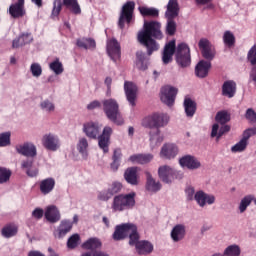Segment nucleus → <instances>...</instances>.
<instances>
[{
  "mask_svg": "<svg viewBox=\"0 0 256 256\" xmlns=\"http://www.w3.org/2000/svg\"><path fill=\"white\" fill-rule=\"evenodd\" d=\"M163 39V31H161V22L149 21L144 22V30L138 33V41L146 47L147 55L151 56L155 51H159V43L155 40Z\"/></svg>",
  "mask_w": 256,
  "mask_h": 256,
  "instance_id": "f257e3e1",
  "label": "nucleus"
},
{
  "mask_svg": "<svg viewBox=\"0 0 256 256\" xmlns=\"http://www.w3.org/2000/svg\"><path fill=\"white\" fill-rule=\"evenodd\" d=\"M102 109L109 121L115 125H123L125 120L121 116V111L119 110V102L113 98L104 99L102 101Z\"/></svg>",
  "mask_w": 256,
  "mask_h": 256,
  "instance_id": "f03ea898",
  "label": "nucleus"
},
{
  "mask_svg": "<svg viewBox=\"0 0 256 256\" xmlns=\"http://www.w3.org/2000/svg\"><path fill=\"white\" fill-rule=\"evenodd\" d=\"M146 129H161L169 125V115L163 112H154L142 120Z\"/></svg>",
  "mask_w": 256,
  "mask_h": 256,
  "instance_id": "7ed1b4c3",
  "label": "nucleus"
},
{
  "mask_svg": "<svg viewBox=\"0 0 256 256\" xmlns=\"http://www.w3.org/2000/svg\"><path fill=\"white\" fill-rule=\"evenodd\" d=\"M112 211L121 213L135 207V192L116 195L112 202Z\"/></svg>",
  "mask_w": 256,
  "mask_h": 256,
  "instance_id": "20e7f679",
  "label": "nucleus"
},
{
  "mask_svg": "<svg viewBox=\"0 0 256 256\" xmlns=\"http://www.w3.org/2000/svg\"><path fill=\"white\" fill-rule=\"evenodd\" d=\"M175 57L179 67L182 69L189 67V65H191V49L189 48V45L185 43L178 44Z\"/></svg>",
  "mask_w": 256,
  "mask_h": 256,
  "instance_id": "39448f33",
  "label": "nucleus"
},
{
  "mask_svg": "<svg viewBox=\"0 0 256 256\" xmlns=\"http://www.w3.org/2000/svg\"><path fill=\"white\" fill-rule=\"evenodd\" d=\"M135 11V2L128 1L122 6L120 17L118 20V27L125 29V22L131 23L133 19V12Z\"/></svg>",
  "mask_w": 256,
  "mask_h": 256,
  "instance_id": "423d86ee",
  "label": "nucleus"
},
{
  "mask_svg": "<svg viewBox=\"0 0 256 256\" xmlns=\"http://www.w3.org/2000/svg\"><path fill=\"white\" fill-rule=\"evenodd\" d=\"M177 93H179V90L173 86H164L161 88V96L160 99L162 103H165V105H168V107H171L173 103H175V98L177 97Z\"/></svg>",
  "mask_w": 256,
  "mask_h": 256,
  "instance_id": "0eeeda50",
  "label": "nucleus"
},
{
  "mask_svg": "<svg viewBox=\"0 0 256 256\" xmlns=\"http://www.w3.org/2000/svg\"><path fill=\"white\" fill-rule=\"evenodd\" d=\"M111 135H113V128L104 127L102 134L98 135V146L102 149L103 153H109V145H111Z\"/></svg>",
  "mask_w": 256,
  "mask_h": 256,
  "instance_id": "6e6552de",
  "label": "nucleus"
},
{
  "mask_svg": "<svg viewBox=\"0 0 256 256\" xmlns=\"http://www.w3.org/2000/svg\"><path fill=\"white\" fill-rule=\"evenodd\" d=\"M198 47L201 50L202 57H204V59H207V61H213V59H215V50L207 38H201L198 43Z\"/></svg>",
  "mask_w": 256,
  "mask_h": 256,
  "instance_id": "1a4fd4ad",
  "label": "nucleus"
},
{
  "mask_svg": "<svg viewBox=\"0 0 256 256\" xmlns=\"http://www.w3.org/2000/svg\"><path fill=\"white\" fill-rule=\"evenodd\" d=\"M107 53L114 63L121 59V44L117 39L113 38L107 42Z\"/></svg>",
  "mask_w": 256,
  "mask_h": 256,
  "instance_id": "9d476101",
  "label": "nucleus"
},
{
  "mask_svg": "<svg viewBox=\"0 0 256 256\" xmlns=\"http://www.w3.org/2000/svg\"><path fill=\"white\" fill-rule=\"evenodd\" d=\"M158 177L163 181V183H173L177 177V172L170 166H160L158 169Z\"/></svg>",
  "mask_w": 256,
  "mask_h": 256,
  "instance_id": "9b49d317",
  "label": "nucleus"
},
{
  "mask_svg": "<svg viewBox=\"0 0 256 256\" xmlns=\"http://www.w3.org/2000/svg\"><path fill=\"white\" fill-rule=\"evenodd\" d=\"M124 91L127 98L128 103L135 107V101H137V85L131 81L124 82Z\"/></svg>",
  "mask_w": 256,
  "mask_h": 256,
  "instance_id": "f8f14e48",
  "label": "nucleus"
},
{
  "mask_svg": "<svg viewBox=\"0 0 256 256\" xmlns=\"http://www.w3.org/2000/svg\"><path fill=\"white\" fill-rule=\"evenodd\" d=\"M101 124L99 122H87L83 125V132L85 133L86 137L89 139H97L98 135L101 133Z\"/></svg>",
  "mask_w": 256,
  "mask_h": 256,
  "instance_id": "ddd939ff",
  "label": "nucleus"
},
{
  "mask_svg": "<svg viewBox=\"0 0 256 256\" xmlns=\"http://www.w3.org/2000/svg\"><path fill=\"white\" fill-rule=\"evenodd\" d=\"M42 145L48 151H57V149L61 147V144L59 143V137L51 133L45 134L42 137Z\"/></svg>",
  "mask_w": 256,
  "mask_h": 256,
  "instance_id": "4468645a",
  "label": "nucleus"
},
{
  "mask_svg": "<svg viewBox=\"0 0 256 256\" xmlns=\"http://www.w3.org/2000/svg\"><path fill=\"white\" fill-rule=\"evenodd\" d=\"M16 151L19 155L24 157H36L37 156V147L31 142H26L16 146Z\"/></svg>",
  "mask_w": 256,
  "mask_h": 256,
  "instance_id": "2eb2a0df",
  "label": "nucleus"
},
{
  "mask_svg": "<svg viewBox=\"0 0 256 256\" xmlns=\"http://www.w3.org/2000/svg\"><path fill=\"white\" fill-rule=\"evenodd\" d=\"M175 49H176L175 40H171L165 45L163 55H162V61L164 65H169V63L173 61V55H175Z\"/></svg>",
  "mask_w": 256,
  "mask_h": 256,
  "instance_id": "dca6fc26",
  "label": "nucleus"
},
{
  "mask_svg": "<svg viewBox=\"0 0 256 256\" xmlns=\"http://www.w3.org/2000/svg\"><path fill=\"white\" fill-rule=\"evenodd\" d=\"M177 153H179V148L175 144H164L160 151V157L164 159H175L177 157Z\"/></svg>",
  "mask_w": 256,
  "mask_h": 256,
  "instance_id": "f3484780",
  "label": "nucleus"
},
{
  "mask_svg": "<svg viewBox=\"0 0 256 256\" xmlns=\"http://www.w3.org/2000/svg\"><path fill=\"white\" fill-rule=\"evenodd\" d=\"M44 217L48 223H58V221H61V212H59V209L56 206H48L44 213Z\"/></svg>",
  "mask_w": 256,
  "mask_h": 256,
  "instance_id": "a211bd4d",
  "label": "nucleus"
},
{
  "mask_svg": "<svg viewBox=\"0 0 256 256\" xmlns=\"http://www.w3.org/2000/svg\"><path fill=\"white\" fill-rule=\"evenodd\" d=\"M237 93V83L233 80H227L222 85L223 97L233 99V96Z\"/></svg>",
  "mask_w": 256,
  "mask_h": 256,
  "instance_id": "6ab92c4d",
  "label": "nucleus"
},
{
  "mask_svg": "<svg viewBox=\"0 0 256 256\" xmlns=\"http://www.w3.org/2000/svg\"><path fill=\"white\" fill-rule=\"evenodd\" d=\"M195 201H197L200 207H205V205H213L215 203V197L213 195H209L203 191L196 192L194 196Z\"/></svg>",
  "mask_w": 256,
  "mask_h": 256,
  "instance_id": "aec40b11",
  "label": "nucleus"
},
{
  "mask_svg": "<svg viewBox=\"0 0 256 256\" xmlns=\"http://www.w3.org/2000/svg\"><path fill=\"white\" fill-rule=\"evenodd\" d=\"M164 137L161 135V129H150L149 131V141L151 149L159 147L163 143Z\"/></svg>",
  "mask_w": 256,
  "mask_h": 256,
  "instance_id": "412c9836",
  "label": "nucleus"
},
{
  "mask_svg": "<svg viewBox=\"0 0 256 256\" xmlns=\"http://www.w3.org/2000/svg\"><path fill=\"white\" fill-rule=\"evenodd\" d=\"M211 69V62L201 60L195 67V75L200 79H205L209 75Z\"/></svg>",
  "mask_w": 256,
  "mask_h": 256,
  "instance_id": "4be33fe9",
  "label": "nucleus"
},
{
  "mask_svg": "<svg viewBox=\"0 0 256 256\" xmlns=\"http://www.w3.org/2000/svg\"><path fill=\"white\" fill-rule=\"evenodd\" d=\"M131 227H133V225L116 226L112 236L114 241H123V239H127V237H129V230Z\"/></svg>",
  "mask_w": 256,
  "mask_h": 256,
  "instance_id": "5701e85b",
  "label": "nucleus"
},
{
  "mask_svg": "<svg viewBox=\"0 0 256 256\" xmlns=\"http://www.w3.org/2000/svg\"><path fill=\"white\" fill-rule=\"evenodd\" d=\"M179 163L182 167H187V169H192V170L199 169V167H201V162H199L197 158L191 155H186L182 157L179 160Z\"/></svg>",
  "mask_w": 256,
  "mask_h": 256,
  "instance_id": "b1692460",
  "label": "nucleus"
},
{
  "mask_svg": "<svg viewBox=\"0 0 256 256\" xmlns=\"http://www.w3.org/2000/svg\"><path fill=\"white\" fill-rule=\"evenodd\" d=\"M137 167H129L124 172V179L129 185H139V174Z\"/></svg>",
  "mask_w": 256,
  "mask_h": 256,
  "instance_id": "393cba45",
  "label": "nucleus"
},
{
  "mask_svg": "<svg viewBox=\"0 0 256 256\" xmlns=\"http://www.w3.org/2000/svg\"><path fill=\"white\" fill-rule=\"evenodd\" d=\"M40 193L42 195H49L55 189V178H46L40 181L39 184Z\"/></svg>",
  "mask_w": 256,
  "mask_h": 256,
  "instance_id": "a878e982",
  "label": "nucleus"
},
{
  "mask_svg": "<svg viewBox=\"0 0 256 256\" xmlns=\"http://www.w3.org/2000/svg\"><path fill=\"white\" fill-rule=\"evenodd\" d=\"M121 159H123V151L121 148H116L112 154V162L110 163V168L112 171H118L121 167Z\"/></svg>",
  "mask_w": 256,
  "mask_h": 256,
  "instance_id": "bb28decb",
  "label": "nucleus"
},
{
  "mask_svg": "<svg viewBox=\"0 0 256 256\" xmlns=\"http://www.w3.org/2000/svg\"><path fill=\"white\" fill-rule=\"evenodd\" d=\"M128 161H131V163H138L139 165H145L153 161V155L152 154H134L129 157Z\"/></svg>",
  "mask_w": 256,
  "mask_h": 256,
  "instance_id": "cd10ccee",
  "label": "nucleus"
},
{
  "mask_svg": "<svg viewBox=\"0 0 256 256\" xmlns=\"http://www.w3.org/2000/svg\"><path fill=\"white\" fill-rule=\"evenodd\" d=\"M136 251L138 255H149V253H153V244L147 240H142L136 244Z\"/></svg>",
  "mask_w": 256,
  "mask_h": 256,
  "instance_id": "c85d7f7f",
  "label": "nucleus"
},
{
  "mask_svg": "<svg viewBox=\"0 0 256 256\" xmlns=\"http://www.w3.org/2000/svg\"><path fill=\"white\" fill-rule=\"evenodd\" d=\"M165 17L174 18L179 17V2L177 0H169Z\"/></svg>",
  "mask_w": 256,
  "mask_h": 256,
  "instance_id": "c756f323",
  "label": "nucleus"
},
{
  "mask_svg": "<svg viewBox=\"0 0 256 256\" xmlns=\"http://www.w3.org/2000/svg\"><path fill=\"white\" fill-rule=\"evenodd\" d=\"M136 66L140 71H147L149 67V59L143 51L136 52Z\"/></svg>",
  "mask_w": 256,
  "mask_h": 256,
  "instance_id": "7c9ffc66",
  "label": "nucleus"
},
{
  "mask_svg": "<svg viewBox=\"0 0 256 256\" xmlns=\"http://www.w3.org/2000/svg\"><path fill=\"white\" fill-rule=\"evenodd\" d=\"M231 131V126L229 125H224L219 129V124H214L212 126V131H211V137H216V141H219L225 133H229Z\"/></svg>",
  "mask_w": 256,
  "mask_h": 256,
  "instance_id": "2f4dec72",
  "label": "nucleus"
},
{
  "mask_svg": "<svg viewBox=\"0 0 256 256\" xmlns=\"http://www.w3.org/2000/svg\"><path fill=\"white\" fill-rule=\"evenodd\" d=\"M102 245L99 238H90L82 244V248L94 253L97 249H101Z\"/></svg>",
  "mask_w": 256,
  "mask_h": 256,
  "instance_id": "473e14b6",
  "label": "nucleus"
},
{
  "mask_svg": "<svg viewBox=\"0 0 256 256\" xmlns=\"http://www.w3.org/2000/svg\"><path fill=\"white\" fill-rule=\"evenodd\" d=\"M25 6L21 4H12L9 7V14L13 19H19L20 17H25Z\"/></svg>",
  "mask_w": 256,
  "mask_h": 256,
  "instance_id": "72a5a7b5",
  "label": "nucleus"
},
{
  "mask_svg": "<svg viewBox=\"0 0 256 256\" xmlns=\"http://www.w3.org/2000/svg\"><path fill=\"white\" fill-rule=\"evenodd\" d=\"M146 189L147 191H151L152 193H157V191L161 190V183L155 181V179H153V176L149 173L146 172Z\"/></svg>",
  "mask_w": 256,
  "mask_h": 256,
  "instance_id": "f704fd0d",
  "label": "nucleus"
},
{
  "mask_svg": "<svg viewBox=\"0 0 256 256\" xmlns=\"http://www.w3.org/2000/svg\"><path fill=\"white\" fill-rule=\"evenodd\" d=\"M77 47L80 49H95L97 47V43L93 38H80L76 41Z\"/></svg>",
  "mask_w": 256,
  "mask_h": 256,
  "instance_id": "c9c22d12",
  "label": "nucleus"
},
{
  "mask_svg": "<svg viewBox=\"0 0 256 256\" xmlns=\"http://www.w3.org/2000/svg\"><path fill=\"white\" fill-rule=\"evenodd\" d=\"M184 109L187 117H193L197 112V103L191 98L184 99Z\"/></svg>",
  "mask_w": 256,
  "mask_h": 256,
  "instance_id": "e433bc0d",
  "label": "nucleus"
},
{
  "mask_svg": "<svg viewBox=\"0 0 256 256\" xmlns=\"http://www.w3.org/2000/svg\"><path fill=\"white\" fill-rule=\"evenodd\" d=\"M63 5L69 9L73 15H81V6L77 0H63Z\"/></svg>",
  "mask_w": 256,
  "mask_h": 256,
  "instance_id": "4c0bfd02",
  "label": "nucleus"
},
{
  "mask_svg": "<svg viewBox=\"0 0 256 256\" xmlns=\"http://www.w3.org/2000/svg\"><path fill=\"white\" fill-rule=\"evenodd\" d=\"M171 237L176 243L185 237V226L176 225L171 231Z\"/></svg>",
  "mask_w": 256,
  "mask_h": 256,
  "instance_id": "58836bf2",
  "label": "nucleus"
},
{
  "mask_svg": "<svg viewBox=\"0 0 256 256\" xmlns=\"http://www.w3.org/2000/svg\"><path fill=\"white\" fill-rule=\"evenodd\" d=\"M166 19H167V23H166L165 33L169 37H173V35L177 33V22H175V18L166 17Z\"/></svg>",
  "mask_w": 256,
  "mask_h": 256,
  "instance_id": "ea45409f",
  "label": "nucleus"
},
{
  "mask_svg": "<svg viewBox=\"0 0 256 256\" xmlns=\"http://www.w3.org/2000/svg\"><path fill=\"white\" fill-rule=\"evenodd\" d=\"M128 237H129V245H131L132 247L135 245V247H137V243L141 242L139 241L140 236H139V232H137V226L133 225V227H130Z\"/></svg>",
  "mask_w": 256,
  "mask_h": 256,
  "instance_id": "a19ab883",
  "label": "nucleus"
},
{
  "mask_svg": "<svg viewBox=\"0 0 256 256\" xmlns=\"http://www.w3.org/2000/svg\"><path fill=\"white\" fill-rule=\"evenodd\" d=\"M138 11L142 17H159V10L157 8H149L145 6H140Z\"/></svg>",
  "mask_w": 256,
  "mask_h": 256,
  "instance_id": "79ce46f5",
  "label": "nucleus"
},
{
  "mask_svg": "<svg viewBox=\"0 0 256 256\" xmlns=\"http://www.w3.org/2000/svg\"><path fill=\"white\" fill-rule=\"evenodd\" d=\"M18 231L19 228H17V226L7 225L2 229L1 233L2 237H5L6 239H11V237H15V235H17Z\"/></svg>",
  "mask_w": 256,
  "mask_h": 256,
  "instance_id": "37998d69",
  "label": "nucleus"
},
{
  "mask_svg": "<svg viewBox=\"0 0 256 256\" xmlns=\"http://www.w3.org/2000/svg\"><path fill=\"white\" fill-rule=\"evenodd\" d=\"M62 9H63V0H54L52 12H51V18L57 19V17H59V15L61 14Z\"/></svg>",
  "mask_w": 256,
  "mask_h": 256,
  "instance_id": "c03bdc74",
  "label": "nucleus"
},
{
  "mask_svg": "<svg viewBox=\"0 0 256 256\" xmlns=\"http://www.w3.org/2000/svg\"><path fill=\"white\" fill-rule=\"evenodd\" d=\"M49 67H50L51 71H53L55 73V75H61V73H63V71H65V69L63 68V63H61V61H59V58H56L55 61L51 62L49 64Z\"/></svg>",
  "mask_w": 256,
  "mask_h": 256,
  "instance_id": "a18cd8bd",
  "label": "nucleus"
},
{
  "mask_svg": "<svg viewBox=\"0 0 256 256\" xmlns=\"http://www.w3.org/2000/svg\"><path fill=\"white\" fill-rule=\"evenodd\" d=\"M248 144L249 142L242 138L238 143L231 147V151L232 153H243V151L247 149Z\"/></svg>",
  "mask_w": 256,
  "mask_h": 256,
  "instance_id": "49530a36",
  "label": "nucleus"
},
{
  "mask_svg": "<svg viewBox=\"0 0 256 256\" xmlns=\"http://www.w3.org/2000/svg\"><path fill=\"white\" fill-rule=\"evenodd\" d=\"M72 226H59L55 231H54V237L57 239H62V237H65L69 231H71Z\"/></svg>",
  "mask_w": 256,
  "mask_h": 256,
  "instance_id": "de8ad7c7",
  "label": "nucleus"
},
{
  "mask_svg": "<svg viewBox=\"0 0 256 256\" xmlns=\"http://www.w3.org/2000/svg\"><path fill=\"white\" fill-rule=\"evenodd\" d=\"M222 255H224V256H239V255H241V248L237 245H230L225 249L224 254H222Z\"/></svg>",
  "mask_w": 256,
  "mask_h": 256,
  "instance_id": "09e8293b",
  "label": "nucleus"
},
{
  "mask_svg": "<svg viewBox=\"0 0 256 256\" xmlns=\"http://www.w3.org/2000/svg\"><path fill=\"white\" fill-rule=\"evenodd\" d=\"M223 41L227 47H233L235 45V35L231 31L227 30L224 32Z\"/></svg>",
  "mask_w": 256,
  "mask_h": 256,
  "instance_id": "8fccbe9b",
  "label": "nucleus"
},
{
  "mask_svg": "<svg viewBox=\"0 0 256 256\" xmlns=\"http://www.w3.org/2000/svg\"><path fill=\"white\" fill-rule=\"evenodd\" d=\"M215 119L217 123H221V125H225V123H229V121H231V116L226 111H220L216 114Z\"/></svg>",
  "mask_w": 256,
  "mask_h": 256,
  "instance_id": "3c124183",
  "label": "nucleus"
},
{
  "mask_svg": "<svg viewBox=\"0 0 256 256\" xmlns=\"http://www.w3.org/2000/svg\"><path fill=\"white\" fill-rule=\"evenodd\" d=\"M254 197L252 195L245 196L239 205L240 213H245L247 211V207L251 205V202L253 201Z\"/></svg>",
  "mask_w": 256,
  "mask_h": 256,
  "instance_id": "603ef678",
  "label": "nucleus"
},
{
  "mask_svg": "<svg viewBox=\"0 0 256 256\" xmlns=\"http://www.w3.org/2000/svg\"><path fill=\"white\" fill-rule=\"evenodd\" d=\"M11 170L0 167V185H3V183H7L9 179H11Z\"/></svg>",
  "mask_w": 256,
  "mask_h": 256,
  "instance_id": "864d4df0",
  "label": "nucleus"
},
{
  "mask_svg": "<svg viewBox=\"0 0 256 256\" xmlns=\"http://www.w3.org/2000/svg\"><path fill=\"white\" fill-rule=\"evenodd\" d=\"M89 148V142L87 138H80L77 144V150L81 155H87V149Z\"/></svg>",
  "mask_w": 256,
  "mask_h": 256,
  "instance_id": "5fc2aeb1",
  "label": "nucleus"
},
{
  "mask_svg": "<svg viewBox=\"0 0 256 256\" xmlns=\"http://www.w3.org/2000/svg\"><path fill=\"white\" fill-rule=\"evenodd\" d=\"M11 145V132H4L0 134V147H7Z\"/></svg>",
  "mask_w": 256,
  "mask_h": 256,
  "instance_id": "6e6d98bb",
  "label": "nucleus"
},
{
  "mask_svg": "<svg viewBox=\"0 0 256 256\" xmlns=\"http://www.w3.org/2000/svg\"><path fill=\"white\" fill-rule=\"evenodd\" d=\"M81 237L79 236V234H74L72 235L68 241H67V247L68 249H75V247H77V245H79V241H80Z\"/></svg>",
  "mask_w": 256,
  "mask_h": 256,
  "instance_id": "4d7b16f0",
  "label": "nucleus"
},
{
  "mask_svg": "<svg viewBox=\"0 0 256 256\" xmlns=\"http://www.w3.org/2000/svg\"><path fill=\"white\" fill-rule=\"evenodd\" d=\"M30 71L33 77H41V75H43V68H41V64L39 63H32L30 66Z\"/></svg>",
  "mask_w": 256,
  "mask_h": 256,
  "instance_id": "13d9d810",
  "label": "nucleus"
},
{
  "mask_svg": "<svg viewBox=\"0 0 256 256\" xmlns=\"http://www.w3.org/2000/svg\"><path fill=\"white\" fill-rule=\"evenodd\" d=\"M121 189H123V185L120 182H113L109 188L108 191L110 195H117V193H121Z\"/></svg>",
  "mask_w": 256,
  "mask_h": 256,
  "instance_id": "bf43d9fd",
  "label": "nucleus"
},
{
  "mask_svg": "<svg viewBox=\"0 0 256 256\" xmlns=\"http://www.w3.org/2000/svg\"><path fill=\"white\" fill-rule=\"evenodd\" d=\"M245 119L252 125H256V112L253 108H248L245 113Z\"/></svg>",
  "mask_w": 256,
  "mask_h": 256,
  "instance_id": "052dcab7",
  "label": "nucleus"
},
{
  "mask_svg": "<svg viewBox=\"0 0 256 256\" xmlns=\"http://www.w3.org/2000/svg\"><path fill=\"white\" fill-rule=\"evenodd\" d=\"M253 135H256V127L246 129L243 132L242 139H244L248 143L249 139H251V137H253Z\"/></svg>",
  "mask_w": 256,
  "mask_h": 256,
  "instance_id": "680f3d73",
  "label": "nucleus"
},
{
  "mask_svg": "<svg viewBox=\"0 0 256 256\" xmlns=\"http://www.w3.org/2000/svg\"><path fill=\"white\" fill-rule=\"evenodd\" d=\"M41 109H44L45 111H55V105L49 101V100H44L41 104H40Z\"/></svg>",
  "mask_w": 256,
  "mask_h": 256,
  "instance_id": "e2e57ef3",
  "label": "nucleus"
},
{
  "mask_svg": "<svg viewBox=\"0 0 256 256\" xmlns=\"http://www.w3.org/2000/svg\"><path fill=\"white\" fill-rule=\"evenodd\" d=\"M248 61L251 65H256V44L248 52Z\"/></svg>",
  "mask_w": 256,
  "mask_h": 256,
  "instance_id": "0e129e2a",
  "label": "nucleus"
},
{
  "mask_svg": "<svg viewBox=\"0 0 256 256\" xmlns=\"http://www.w3.org/2000/svg\"><path fill=\"white\" fill-rule=\"evenodd\" d=\"M111 197H113L109 190H103L101 192L98 193V199L99 201H109V199H111Z\"/></svg>",
  "mask_w": 256,
  "mask_h": 256,
  "instance_id": "69168bd1",
  "label": "nucleus"
},
{
  "mask_svg": "<svg viewBox=\"0 0 256 256\" xmlns=\"http://www.w3.org/2000/svg\"><path fill=\"white\" fill-rule=\"evenodd\" d=\"M43 215L45 216V211L41 208H36L32 212V217L34 219H43Z\"/></svg>",
  "mask_w": 256,
  "mask_h": 256,
  "instance_id": "338daca9",
  "label": "nucleus"
},
{
  "mask_svg": "<svg viewBox=\"0 0 256 256\" xmlns=\"http://www.w3.org/2000/svg\"><path fill=\"white\" fill-rule=\"evenodd\" d=\"M20 39H22V43L23 45H27L29 43H31V41H33V37L31 36V34L27 33V34H22L20 36Z\"/></svg>",
  "mask_w": 256,
  "mask_h": 256,
  "instance_id": "774afa93",
  "label": "nucleus"
}]
</instances>
